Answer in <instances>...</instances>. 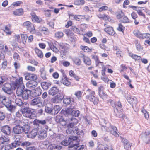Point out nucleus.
Masks as SVG:
<instances>
[{"label":"nucleus","mask_w":150,"mask_h":150,"mask_svg":"<svg viewBox=\"0 0 150 150\" xmlns=\"http://www.w3.org/2000/svg\"><path fill=\"white\" fill-rule=\"evenodd\" d=\"M23 79L22 77H21L12 82L11 84L8 83L4 84L2 87V90L6 93L10 94L12 92V90H15L19 84L22 83Z\"/></svg>","instance_id":"f257e3e1"},{"label":"nucleus","mask_w":150,"mask_h":150,"mask_svg":"<svg viewBox=\"0 0 150 150\" xmlns=\"http://www.w3.org/2000/svg\"><path fill=\"white\" fill-rule=\"evenodd\" d=\"M25 88L23 85V82L20 84H19L16 90V93L18 96H21L22 98L24 100L27 99L31 92L30 90H24Z\"/></svg>","instance_id":"f03ea898"},{"label":"nucleus","mask_w":150,"mask_h":150,"mask_svg":"<svg viewBox=\"0 0 150 150\" xmlns=\"http://www.w3.org/2000/svg\"><path fill=\"white\" fill-rule=\"evenodd\" d=\"M86 92L89 93V94L86 95V98L89 100L91 102L94 103L96 100V98L95 96V92L90 89H88Z\"/></svg>","instance_id":"7ed1b4c3"},{"label":"nucleus","mask_w":150,"mask_h":150,"mask_svg":"<svg viewBox=\"0 0 150 150\" xmlns=\"http://www.w3.org/2000/svg\"><path fill=\"white\" fill-rule=\"evenodd\" d=\"M141 137L143 141L146 144L150 142V134L149 131L146 130L144 133L142 134Z\"/></svg>","instance_id":"20e7f679"},{"label":"nucleus","mask_w":150,"mask_h":150,"mask_svg":"<svg viewBox=\"0 0 150 150\" xmlns=\"http://www.w3.org/2000/svg\"><path fill=\"white\" fill-rule=\"evenodd\" d=\"M30 104L32 106L37 105L38 107L42 105V102L40 98H36L32 100Z\"/></svg>","instance_id":"39448f33"},{"label":"nucleus","mask_w":150,"mask_h":150,"mask_svg":"<svg viewBox=\"0 0 150 150\" xmlns=\"http://www.w3.org/2000/svg\"><path fill=\"white\" fill-rule=\"evenodd\" d=\"M7 102H6L4 101L3 102V104L11 112H13L15 109V107L13 105H11V101L9 99H7L6 100Z\"/></svg>","instance_id":"423d86ee"},{"label":"nucleus","mask_w":150,"mask_h":150,"mask_svg":"<svg viewBox=\"0 0 150 150\" xmlns=\"http://www.w3.org/2000/svg\"><path fill=\"white\" fill-rule=\"evenodd\" d=\"M25 78L27 80H36L38 79V77L36 75L34 74L30 73H27L25 74Z\"/></svg>","instance_id":"0eeeda50"},{"label":"nucleus","mask_w":150,"mask_h":150,"mask_svg":"<svg viewBox=\"0 0 150 150\" xmlns=\"http://www.w3.org/2000/svg\"><path fill=\"white\" fill-rule=\"evenodd\" d=\"M47 132L44 130H41L38 133V138L40 140H43L47 137Z\"/></svg>","instance_id":"6e6552de"},{"label":"nucleus","mask_w":150,"mask_h":150,"mask_svg":"<svg viewBox=\"0 0 150 150\" xmlns=\"http://www.w3.org/2000/svg\"><path fill=\"white\" fill-rule=\"evenodd\" d=\"M64 33L67 36L70 40L72 42H74L76 41V39L74 37V34L69 29L65 30H64Z\"/></svg>","instance_id":"1a4fd4ad"},{"label":"nucleus","mask_w":150,"mask_h":150,"mask_svg":"<svg viewBox=\"0 0 150 150\" xmlns=\"http://www.w3.org/2000/svg\"><path fill=\"white\" fill-rule=\"evenodd\" d=\"M1 130L3 133L7 135H9L11 132V128L8 125L1 127Z\"/></svg>","instance_id":"9d476101"},{"label":"nucleus","mask_w":150,"mask_h":150,"mask_svg":"<svg viewBox=\"0 0 150 150\" xmlns=\"http://www.w3.org/2000/svg\"><path fill=\"white\" fill-rule=\"evenodd\" d=\"M38 129H34L29 133L27 136L30 138H34L37 135H38Z\"/></svg>","instance_id":"9b49d317"},{"label":"nucleus","mask_w":150,"mask_h":150,"mask_svg":"<svg viewBox=\"0 0 150 150\" xmlns=\"http://www.w3.org/2000/svg\"><path fill=\"white\" fill-rule=\"evenodd\" d=\"M104 31L111 35L114 36L115 34L113 28L111 26L106 27L104 29Z\"/></svg>","instance_id":"f8f14e48"},{"label":"nucleus","mask_w":150,"mask_h":150,"mask_svg":"<svg viewBox=\"0 0 150 150\" xmlns=\"http://www.w3.org/2000/svg\"><path fill=\"white\" fill-rule=\"evenodd\" d=\"M23 112H24L23 113V115L25 117L27 118H30L32 119V112L31 110L29 108L25 110H24Z\"/></svg>","instance_id":"ddd939ff"},{"label":"nucleus","mask_w":150,"mask_h":150,"mask_svg":"<svg viewBox=\"0 0 150 150\" xmlns=\"http://www.w3.org/2000/svg\"><path fill=\"white\" fill-rule=\"evenodd\" d=\"M117 129L115 127L110 126L109 128L108 131L110 132L113 135L116 137H118L119 136V134L117 133Z\"/></svg>","instance_id":"4468645a"},{"label":"nucleus","mask_w":150,"mask_h":150,"mask_svg":"<svg viewBox=\"0 0 150 150\" xmlns=\"http://www.w3.org/2000/svg\"><path fill=\"white\" fill-rule=\"evenodd\" d=\"M38 84L36 80H33L28 82L26 83V86L28 88H33L35 87L38 85Z\"/></svg>","instance_id":"2eb2a0df"},{"label":"nucleus","mask_w":150,"mask_h":150,"mask_svg":"<svg viewBox=\"0 0 150 150\" xmlns=\"http://www.w3.org/2000/svg\"><path fill=\"white\" fill-rule=\"evenodd\" d=\"M47 121L45 120H40L36 119L33 122V124L36 125H44L46 124Z\"/></svg>","instance_id":"dca6fc26"},{"label":"nucleus","mask_w":150,"mask_h":150,"mask_svg":"<svg viewBox=\"0 0 150 150\" xmlns=\"http://www.w3.org/2000/svg\"><path fill=\"white\" fill-rule=\"evenodd\" d=\"M134 35L137 37L141 39H144V37H145V33H142L140 31L138 30H134L133 31Z\"/></svg>","instance_id":"f3484780"},{"label":"nucleus","mask_w":150,"mask_h":150,"mask_svg":"<svg viewBox=\"0 0 150 150\" xmlns=\"http://www.w3.org/2000/svg\"><path fill=\"white\" fill-rule=\"evenodd\" d=\"M42 93V90L40 88H36L33 89L31 92V94H33V96L36 97L40 95Z\"/></svg>","instance_id":"a211bd4d"},{"label":"nucleus","mask_w":150,"mask_h":150,"mask_svg":"<svg viewBox=\"0 0 150 150\" xmlns=\"http://www.w3.org/2000/svg\"><path fill=\"white\" fill-rule=\"evenodd\" d=\"M32 21L34 22L40 23L42 22V20L41 18L38 17L34 13L31 14Z\"/></svg>","instance_id":"6ab92c4d"},{"label":"nucleus","mask_w":150,"mask_h":150,"mask_svg":"<svg viewBox=\"0 0 150 150\" xmlns=\"http://www.w3.org/2000/svg\"><path fill=\"white\" fill-rule=\"evenodd\" d=\"M23 127L20 125H17L13 128V132L16 134H19L23 132Z\"/></svg>","instance_id":"aec40b11"},{"label":"nucleus","mask_w":150,"mask_h":150,"mask_svg":"<svg viewBox=\"0 0 150 150\" xmlns=\"http://www.w3.org/2000/svg\"><path fill=\"white\" fill-rule=\"evenodd\" d=\"M56 121L57 122L60 123L62 126H64L66 125V122L63 117L60 115H57L56 116Z\"/></svg>","instance_id":"412c9836"},{"label":"nucleus","mask_w":150,"mask_h":150,"mask_svg":"<svg viewBox=\"0 0 150 150\" xmlns=\"http://www.w3.org/2000/svg\"><path fill=\"white\" fill-rule=\"evenodd\" d=\"M12 147H16L21 145V141L19 138H16L15 141L11 145Z\"/></svg>","instance_id":"4be33fe9"},{"label":"nucleus","mask_w":150,"mask_h":150,"mask_svg":"<svg viewBox=\"0 0 150 150\" xmlns=\"http://www.w3.org/2000/svg\"><path fill=\"white\" fill-rule=\"evenodd\" d=\"M9 141V138L7 136H2L0 138V144H7Z\"/></svg>","instance_id":"5701e85b"},{"label":"nucleus","mask_w":150,"mask_h":150,"mask_svg":"<svg viewBox=\"0 0 150 150\" xmlns=\"http://www.w3.org/2000/svg\"><path fill=\"white\" fill-rule=\"evenodd\" d=\"M61 81L64 85L66 86H69L71 84V82L68 80L67 78L65 75L63 76Z\"/></svg>","instance_id":"b1692460"},{"label":"nucleus","mask_w":150,"mask_h":150,"mask_svg":"<svg viewBox=\"0 0 150 150\" xmlns=\"http://www.w3.org/2000/svg\"><path fill=\"white\" fill-rule=\"evenodd\" d=\"M58 89L56 87L51 88L49 91V94L50 95L54 96L57 94L58 92Z\"/></svg>","instance_id":"393cba45"},{"label":"nucleus","mask_w":150,"mask_h":150,"mask_svg":"<svg viewBox=\"0 0 150 150\" xmlns=\"http://www.w3.org/2000/svg\"><path fill=\"white\" fill-rule=\"evenodd\" d=\"M103 87L100 86L98 88V93L100 96L103 99H105L107 97V95L104 93L103 91Z\"/></svg>","instance_id":"a878e982"},{"label":"nucleus","mask_w":150,"mask_h":150,"mask_svg":"<svg viewBox=\"0 0 150 150\" xmlns=\"http://www.w3.org/2000/svg\"><path fill=\"white\" fill-rule=\"evenodd\" d=\"M69 147H74L75 149L78 150H81L84 148V146L82 145L81 146H79V143L77 142L76 144H71L69 146Z\"/></svg>","instance_id":"bb28decb"},{"label":"nucleus","mask_w":150,"mask_h":150,"mask_svg":"<svg viewBox=\"0 0 150 150\" xmlns=\"http://www.w3.org/2000/svg\"><path fill=\"white\" fill-rule=\"evenodd\" d=\"M61 110L60 107L58 105L54 106L52 108V115H55L58 113Z\"/></svg>","instance_id":"cd10ccee"},{"label":"nucleus","mask_w":150,"mask_h":150,"mask_svg":"<svg viewBox=\"0 0 150 150\" xmlns=\"http://www.w3.org/2000/svg\"><path fill=\"white\" fill-rule=\"evenodd\" d=\"M34 51L36 54L39 57L42 58L43 57V54L41 50L36 47L35 48Z\"/></svg>","instance_id":"c85d7f7f"},{"label":"nucleus","mask_w":150,"mask_h":150,"mask_svg":"<svg viewBox=\"0 0 150 150\" xmlns=\"http://www.w3.org/2000/svg\"><path fill=\"white\" fill-rule=\"evenodd\" d=\"M83 62L85 64L88 65H90L91 64V61L89 57L83 55Z\"/></svg>","instance_id":"c756f323"},{"label":"nucleus","mask_w":150,"mask_h":150,"mask_svg":"<svg viewBox=\"0 0 150 150\" xmlns=\"http://www.w3.org/2000/svg\"><path fill=\"white\" fill-rule=\"evenodd\" d=\"M71 120L73 121L72 122H71L68 124V127L70 128H72L75 125H76L78 122L77 120L74 118H71Z\"/></svg>","instance_id":"7c9ffc66"},{"label":"nucleus","mask_w":150,"mask_h":150,"mask_svg":"<svg viewBox=\"0 0 150 150\" xmlns=\"http://www.w3.org/2000/svg\"><path fill=\"white\" fill-rule=\"evenodd\" d=\"M24 13L23 9L22 8L16 9L13 11V13L15 16H19L22 15Z\"/></svg>","instance_id":"2f4dec72"},{"label":"nucleus","mask_w":150,"mask_h":150,"mask_svg":"<svg viewBox=\"0 0 150 150\" xmlns=\"http://www.w3.org/2000/svg\"><path fill=\"white\" fill-rule=\"evenodd\" d=\"M129 56L135 61H140L141 59V57L134 54L132 53H129Z\"/></svg>","instance_id":"473e14b6"},{"label":"nucleus","mask_w":150,"mask_h":150,"mask_svg":"<svg viewBox=\"0 0 150 150\" xmlns=\"http://www.w3.org/2000/svg\"><path fill=\"white\" fill-rule=\"evenodd\" d=\"M64 98V95L63 93H59L53 99V102H55L56 100H62Z\"/></svg>","instance_id":"72a5a7b5"},{"label":"nucleus","mask_w":150,"mask_h":150,"mask_svg":"<svg viewBox=\"0 0 150 150\" xmlns=\"http://www.w3.org/2000/svg\"><path fill=\"white\" fill-rule=\"evenodd\" d=\"M40 31L42 32L45 34H47L49 33V30L47 28L43 26H40L38 28Z\"/></svg>","instance_id":"f704fd0d"},{"label":"nucleus","mask_w":150,"mask_h":150,"mask_svg":"<svg viewBox=\"0 0 150 150\" xmlns=\"http://www.w3.org/2000/svg\"><path fill=\"white\" fill-rule=\"evenodd\" d=\"M18 121V122L17 123H18L19 125H20L21 126L22 125L25 126V125H27L28 123V120L26 119H23L21 120H19L18 121H16V122H17Z\"/></svg>","instance_id":"c9c22d12"},{"label":"nucleus","mask_w":150,"mask_h":150,"mask_svg":"<svg viewBox=\"0 0 150 150\" xmlns=\"http://www.w3.org/2000/svg\"><path fill=\"white\" fill-rule=\"evenodd\" d=\"M27 30L30 32L32 34H35L36 30L34 25L32 24L28 28Z\"/></svg>","instance_id":"e433bc0d"},{"label":"nucleus","mask_w":150,"mask_h":150,"mask_svg":"<svg viewBox=\"0 0 150 150\" xmlns=\"http://www.w3.org/2000/svg\"><path fill=\"white\" fill-rule=\"evenodd\" d=\"M21 42L23 44H25L26 43V40L28 38L27 35L26 34H21Z\"/></svg>","instance_id":"4c0bfd02"},{"label":"nucleus","mask_w":150,"mask_h":150,"mask_svg":"<svg viewBox=\"0 0 150 150\" xmlns=\"http://www.w3.org/2000/svg\"><path fill=\"white\" fill-rule=\"evenodd\" d=\"M136 46L137 50L140 52H142L143 51V47L137 41H136Z\"/></svg>","instance_id":"58836bf2"},{"label":"nucleus","mask_w":150,"mask_h":150,"mask_svg":"<svg viewBox=\"0 0 150 150\" xmlns=\"http://www.w3.org/2000/svg\"><path fill=\"white\" fill-rule=\"evenodd\" d=\"M50 84L47 82H43L41 83V86L43 89L45 90L47 89Z\"/></svg>","instance_id":"ea45409f"},{"label":"nucleus","mask_w":150,"mask_h":150,"mask_svg":"<svg viewBox=\"0 0 150 150\" xmlns=\"http://www.w3.org/2000/svg\"><path fill=\"white\" fill-rule=\"evenodd\" d=\"M78 139V137L77 136L71 137L69 138V141L71 142V143H72V144H76V142Z\"/></svg>","instance_id":"a19ab883"},{"label":"nucleus","mask_w":150,"mask_h":150,"mask_svg":"<svg viewBox=\"0 0 150 150\" xmlns=\"http://www.w3.org/2000/svg\"><path fill=\"white\" fill-rule=\"evenodd\" d=\"M8 80L7 76H3L0 77V86L5 82L6 81Z\"/></svg>","instance_id":"79ce46f5"},{"label":"nucleus","mask_w":150,"mask_h":150,"mask_svg":"<svg viewBox=\"0 0 150 150\" xmlns=\"http://www.w3.org/2000/svg\"><path fill=\"white\" fill-rule=\"evenodd\" d=\"M98 17L104 20H106L109 19V16L105 14H99L97 15Z\"/></svg>","instance_id":"37998d69"},{"label":"nucleus","mask_w":150,"mask_h":150,"mask_svg":"<svg viewBox=\"0 0 150 150\" xmlns=\"http://www.w3.org/2000/svg\"><path fill=\"white\" fill-rule=\"evenodd\" d=\"M63 35L64 34L62 32H57L55 34V37L58 38H62L63 36Z\"/></svg>","instance_id":"c03bdc74"},{"label":"nucleus","mask_w":150,"mask_h":150,"mask_svg":"<svg viewBox=\"0 0 150 150\" xmlns=\"http://www.w3.org/2000/svg\"><path fill=\"white\" fill-rule=\"evenodd\" d=\"M82 94V92L80 91H78L75 92L74 95L79 99L81 98Z\"/></svg>","instance_id":"a18cd8bd"},{"label":"nucleus","mask_w":150,"mask_h":150,"mask_svg":"<svg viewBox=\"0 0 150 150\" xmlns=\"http://www.w3.org/2000/svg\"><path fill=\"white\" fill-rule=\"evenodd\" d=\"M49 45L50 48L54 52H58L57 49L54 46L52 43H49Z\"/></svg>","instance_id":"49530a36"},{"label":"nucleus","mask_w":150,"mask_h":150,"mask_svg":"<svg viewBox=\"0 0 150 150\" xmlns=\"http://www.w3.org/2000/svg\"><path fill=\"white\" fill-rule=\"evenodd\" d=\"M85 3L84 0H76L74 2V4L76 5H83Z\"/></svg>","instance_id":"de8ad7c7"},{"label":"nucleus","mask_w":150,"mask_h":150,"mask_svg":"<svg viewBox=\"0 0 150 150\" xmlns=\"http://www.w3.org/2000/svg\"><path fill=\"white\" fill-rule=\"evenodd\" d=\"M74 108H75L74 106L68 107L65 110L66 113L68 115H70L71 114V112L72 110Z\"/></svg>","instance_id":"09e8293b"},{"label":"nucleus","mask_w":150,"mask_h":150,"mask_svg":"<svg viewBox=\"0 0 150 150\" xmlns=\"http://www.w3.org/2000/svg\"><path fill=\"white\" fill-rule=\"evenodd\" d=\"M40 72L41 73V76L42 78L44 80L46 79L47 78L45 71L44 69H42L41 70Z\"/></svg>","instance_id":"8fccbe9b"},{"label":"nucleus","mask_w":150,"mask_h":150,"mask_svg":"<svg viewBox=\"0 0 150 150\" xmlns=\"http://www.w3.org/2000/svg\"><path fill=\"white\" fill-rule=\"evenodd\" d=\"M79 111L78 110H72L71 112V115L72 116L78 117L79 115Z\"/></svg>","instance_id":"3c124183"},{"label":"nucleus","mask_w":150,"mask_h":150,"mask_svg":"<svg viewBox=\"0 0 150 150\" xmlns=\"http://www.w3.org/2000/svg\"><path fill=\"white\" fill-rule=\"evenodd\" d=\"M45 110L46 113L52 115V108L46 106L45 107Z\"/></svg>","instance_id":"603ef678"},{"label":"nucleus","mask_w":150,"mask_h":150,"mask_svg":"<svg viewBox=\"0 0 150 150\" xmlns=\"http://www.w3.org/2000/svg\"><path fill=\"white\" fill-rule=\"evenodd\" d=\"M74 62L76 65L78 66L80 65L81 63V60L78 58H75L74 60Z\"/></svg>","instance_id":"864d4df0"},{"label":"nucleus","mask_w":150,"mask_h":150,"mask_svg":"<svg viewBox=\"0 0 150 150\" xmlns=\"http://www.w3.org/2000/svg\"><path fill=\"white\" fill-rule=\"evenodd\" d=\"M23 113V110H19L16 112L15 115L17 117L20 118V117H22V114Z\"/></svg>","instance_id":"5fc2aeb1"},{"label":"nucleus","mask_w":150,"mask_h":150,"mask_svg":"<svg viewBox=\"0 0 150 150\" xmlns=\"http://www.w3.org/2000/svg\"><path fill=\"white\" fill-rule=\"evenodd\" d=\"M98 12H100L107 10L108 8V6H103L100 7H99Z\"/></svg>","instance_id":"6e6d98bb"},{"label":"nucleus","mask_w":150,"mask_h":150,"mask_svg":"<svg viewBox=\"0 0 150 150\" xmlns=\"http://www.w3.org/2000/svg\"><path fill=\"white\" fill-rule=\"evenodd\" d=\"M14 59L16 61H18L20 59V57L19 55L17 53H14L13 55Z\"/></svg>","instance_id":"4d7b16f0"},{"label":"nucleus","mask_w":150,"mask_h":150,"mask_svg":"<svg viewBox=\"0 0 150 150\" xmlns=\"http://www.w3.org/2000/svg\"><path fill=\"white\" fill-rule=\"evenodd\" d=\"M60 62L64 66L66 67H68L70 64V62L68 61H62Z\"/></svg>","instance_id":"13d9d810"},{"label":"nucleus","mask_w":150,"mask_h":150,"mask_svg":"<svg viewBox=\"0 0 150 150\" xmlns=\"http://www.w3.org/2000/svg\"><path fill=\"white\" fill-rule=\"evenodd\" d=\"M15 103L17 105L20 106L22 105L23 102L21 99L16 98L15 99Z\"/></svg>","instance_id":"bf43d9fd"},{"label":"nucleus","mask_w":150,"mask_h":150,"mask_svg":"<svg viewBox=\"0 0 150 150\" xmlns=\"http://www.w3.org/2000/svg\"><path fill=\"white\" fill-rule=\"evenodd\" d=\"M80 48L86 52H88L90 50V49L87 46H86L81 45L80 46Z\"/></svg>","instance_id":"052dcab7"},{"label":"nucleus","mask_w":150,"mask_h":150,"mask_svg":"<svg viewBox=\"0 0 150 150\" xmlns=\"http://www.w3.org/2000/svg\"><path fill=\"white\" fill-rule=\"evenodd\" d=\"M71 144V142H69L68 140H64L63 141L61 142V144L62 145L64 146H67Z\"/></svg>","instance_id":"680f3d73"},{"label":"nucleus","mask_w":150,"mask_h":150,"mask_svg":"<svg viewBox=\"0 0 150 150\" xmlns=\"http://www.w3.org/2000/svg\"><path fill=\"white\" fill-rule=\"evenodd\" d=\"M21 106L22 108V110H23L29 108V104L27 103L24 102L23 103H22V105Z\"/></svg>","instance_id":"e2e57ef3"},{"label":"nucleus","mask_w":150,"mask_h":150,"mask_svg":"<svg viewBox=\"0 0 150 150\" xmlns=\"http://www.w3.org/2000/svg\"><path fill=\"white\" fill-rule=\"evenodd\" d=\"M23 131L25 134L28 133L30 129V127L28 126H25L24 127H23Z\"/></svg>","instance_id":"0e129e2a"},{"label":"nucleus","mask_w":150,"mask_h":150,"mask_svg":"<svg viewBox=\"0 0 150 150\" xmlns=\"http://www.w3.org/2000/svg\"><path fill=\"white\" fill-rule=\"evenodd\" d=\"M4 31L8 35H11L12 33L10 31V28L6 26L5 27V29Z\"/></svg>","instance_id":"69168bd1"},{"label":"nucleus","mask_w":150,"mask_h":150,"mask_svg":"<svg viewBox=\"0 0 150 150\" xmlns=\"http://www.w3.org/2000/svg\"><path fill=\"white\" fill-rule=\"evenodd\" d=\"M32 24L29 21H26L23 23V26L26 27L27 29Z\"/></svg>","instance_id":"338daca9"},{"label":"nucleus","mask_w":150,"mask_h":150,"mask_svg":"<svg viewBox=\"0 0 150 150\" xmlns=\"http://www.w3.org/2000/svg\"><path fill=\"white\" fill-rule=\"evenodd\" d=\"M126 99L128 102L130 103L131 104L133 102L134 100V99L133 98H132L131 96H128L126 97Z\"/></svg>","instance_id":"774afa93"}]
</instances>
